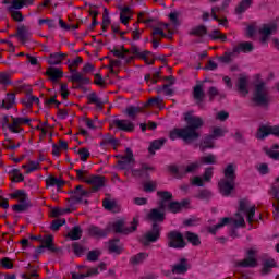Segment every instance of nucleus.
<instances>
[{"label":"nucleus","instance_id":"26","mask_svg":"<svg viewBox=\"0 0 279 279\" xmlns=\"http://www.w3.org/2000/svg\"><path fill=\"white\" fill-rule=\"evenodd\" d=\"M189 271V260L186 258H181L178 264L172 266V274L182 275Z\"/></svg>","mask_w":279,"mask_h":279},{"label":"nucleus","instance_id":"58","mask_svg":"<svg viewBox=\"0 0 279 279\" xmlns=\"http://www.w3.org/2000/svg\"><path fill=\"white\" fill-rule=\"evenodd\" d=\"M99 256H101V252L99 251H89L87 254V260L89 263H96V260H99Z\"/></svg>","mask_w":279,"mask_h":279},{"label":"nucleus","instance_id":"24","mask_svg":"<svg viewBox=\"0 0 279 279\" xmlns=\"http://www.w3.org/2000/svg\"><path fill=\"white\" fill-rule=\"evenodd\" d=\"M223 180H228L230 182H236V165L229 163L223 170Z\"/></svg>","mask_w":279,"mask_h":279},{"label":"nucleus","instance_id":"39","mask_svg":"<svg viewBox=\"0 0 279 279\" xmlns=\"http://www.w3.org/2000/svg\"><path fill=\"white\" fill-rule=\"evenodd\" d=\"M119 243H121V240L119 239H113L109 241L108 250L111 254H121V252H123V248L121 247V245H119Z\"/></svg>","mask_w":279,"mask_h":279},{"label":"nucleus","instance_id":"52","mask_svg":"<svg viewBox=\"0 0 279 279\" xmlns=\"http://www.w3.org/2000/svg\"><path fill=\"white\" fill-rule=\"evenodd\" d=\"M199 169V161L192 162L187 165L185 168L183 167V175H186V173H195Z\"/></svg>","mask_w":279,"mask_h":279},{"label":"nucleus","instance_id":"3","mask_svg":"<svg viewBox=\"0 0 279 279\" xmlns=\"http://www.w3.org/2000/svg\"><path fill=\"white\" fill-rule=\"evenodd\" d=\"M252 101H254L256 106H262L263 108L269 106L271 99L269 98V90L267 89V84H265V82L255 85Z\"/></svg>","mask_w":279,"mask_h":279},{"label":"nucleus","instance_id":"32","mask_svg":"<svg viewBox=\"0 0 279 279\" xmlns=\"http://www.w3.org/2000/svg\"><path fill=\"white\" fill-rule=\"evenodd\" d=\"M64 58H66V54L62 52H54L48 57L47 62L50 66H58L59 64H62V60H64Z\"/></svg>","mask_w":279,"mask_h":279},{"label":"nucleus","instance_id":"1","mask_svg":"<svg viewBox=\"0 0 279 279\" xmlns=\"http://www.w3.org/2000/svg\"><path fill=\"white\" fill-rule=\"evenodd\" d=\"M184 121L186 125L182 129H173L169 133L170 141H178L180 138L184 143H193L199 138V133L197 130L204 126V119L197 116H193L192 112H186L184 114Z\"/></svg>","mask_w":279,"mask_h":279},{"label":"nucleus","instance_id":"63","mask_svg":"<svg viewBox=\"0 0 279 279\" xmlns=\"http://www.w3.org/2000/svg\"><path fill=\"white\" fill-rule=\"evenodd\" d=\"M1 267L4 269H14V264H12V260L9 257H4L1 260Z\"/></svg>","mask_w":279,"mask_h":279},{"label":"nucleus","instance_id":"14","mask_svg":"<svg viewBox=\"0 0 279 279\" xmlns=\"http://www.w3.org/2000/svg\"><path fill=\"white\" fill-rule=\"evenodd\" d=\"M151 171H155L154 167H151L147 163H142L141 168L132 169L131 173H132L133 178H142L144 180H148L149 173H151Z\"/></svg>","mask_w":279,"mask_h":279},{"label":"nucleus","instance_id":"20","mask_svg":"<svg viewBox=\"0 0 279 279\" xmlns=\"http://www.w3.org/2000/svg\"><path fill=\"white\" fill-rule=\"evenodd\" d=\"M239 211L245 213L248 223H254V217H256V206L247 208V204H245L244 201H240Z\"/></svg>","mask_w":279,"mask_h":279},{"label":"nucleus","instance_id":"29","mask_svg":"<svg viewBox=\"0 0 279 279\" xmlns=\"http://www.w3.org/2000/svg\"><path fill=\"white\" fill-rule=\"evenodd\" d=\"M29 28H27V26L22 25L19 26L16 29V38H19V40L22 43V45H25V43H27V40H29Z\"/></svg>","mask_w":279,"mask_h":279},{"label":"nucleus","instance_id":"9","mask_svg":"<svg viewBox=\"0 0 279 279\" xmlns=\"http://www.w3.org/2000/svg\"><path fill=\"white\" fill-rule=\"evenodd\" d=\"M158 239H160V226L153 223L151 230L142 238V243L143 245H149L150 243H156Z\"/></svg>","mask_w":279,"mask_h":279},{"label":"nucleus","instance_id":"18","mask_svg":"<svg viewBox=\"0 0 279 279\" xmlns=\"http://www.w3.org/2000/svg\"><path fill=\"white\" fill-rule=\"evenodd\" d=\"M88 234L89 236H94V239H106L110 234V227L101 229V227L92 225L88 228Z\"/></svg>","mask_w":279,"mask_h":279},{"label":"nucleus","instance_id":"33","mask_svg":"<svg viewBox=\"0 0 279 279\" xmlns=\"http://www.w3.org/2000/svg\"><path fill=\"white\" fill-rule=\"evenodd\" d=\"M276 267H278L276 259L274 258L265 259L263 262L262 276H267L268 274H271V269H275Z\"/></svg>","mask_w":279,"mask_h":279},{"label":"nucleus","instance_id":"59","mask_svg":"<svg viewBox=\"0 0 279 279\" xmlns=\"http://www.w3.org/2000/svg\"><path fill=\"white\" fill-rule=\"evenodd\" d=\"M5 137H7L4 143L5 149L14 150L21 147V143L14 144V142L11 138H9L8 135H5Z\"/></svg>","mask_w":279,"mask_h":279},{"label":"nucleus","instance_id":"27","mask_svg":"<svg viewBox=\"0 0 279 279\" xmlns=\"http://www.w3.org/2000/svg\"><path fill=\"white\" fill-rule=\"evenodd\" d=\"M131 53L133 56H135L136 58H141V60H144V62H146V64H154V60L149 58H147V54L150 53L149 51H141V48L136 47V46H133L132 49H131Z\"/></svg>","mask_w":279,"mask_h":279},{"label":"nucleus","instance_id":"40","mask_svg":"<svg viewBox=\"0 0 279 279\" xmlns=\"http://www.w3.org/2000/svg\"><path fill=\"white\" fill-rule=\"evenodd\" d=\"M184 167H178L175 165L168 166V171L177 178V180H182L184 178Z\"/></svg>","mask_w":279,"mask_h":279},{"label":"nucleus","instance_id":"35","mask_svg":"<svg viewBox=\"0 0 279 279\" xmlns=\"http://www.w3.org/2000/svg\"><path fill=\"white\" fill-rule=\"evenodd\" d=\"M148 219H150V221H154V223H158L165 221V213L160 211V209H151L149 215H148Z\"/></svg>","mask_w":279,"mask_h":279},{"label":"nucleus","instance_id":"5","mask_svg":"<svg viewBox=\"0 0 279 279\" xmlns=\"http://www.w3.org/2000/svg\"><path fill=\"white\" fill-rule=\"evenodd\" d=\"M138 229V219L133 218L130 227H125V221L123 219L116 220L111 225V230L116 232V234H132V232H136Z\"/></svg>","mask_w":279,"mask_h":279},{"label":"nucleus","instance_id":"11","mask_svg":"<svg viewBox=\"0 0 279 279\" xmlns=\"http://www.w3.org/2000/svg\"><path fill=\"white\" fill-rule=\"evenodd\" d=\"M276 32H278L277 22L263 24V26L259 28V34H262L260 43H267L269 36H271V34H276Z\"/></svg>","mask_w":279,"mask_h":279},{"label":"nucleus","instance_id":"10","mask_svg":"<svg viewBox=\"0 0 279 279\" xmlns=\"http://www.w3.org/2000/svg\"><path fill=\"white\" fill-rule=\"evenodd\" d=\"M12 123L8 124L9 131L12 132V134H21L23 132V128H19L20 125H29L32 123V120L29 118H14L11 117Z\"/></svg>","mask_w":279,"mask_h":279},{"label":"nucleus","instance_id":"21","mask_svg":"<svg viewBox=\"0 0 279 279\" xmlns=\"http://www.w3.org/2000/svg\"><path fill=\"white\" fill-rule=\"evenodd\" d=\"M256 253L254 250H248L247 251V257L244 258L243 260L238 262V267H243V268H254L256 265H258V262L254 258V255Z\"/></svg>","mask_w":279,"mask_h":279},{"label":"nucleus","instance_id":"23","mask_svg":"<svg viewBox=\"0 0 279 279\" xmlns=\"http://www.w3.org/2000/svg\"><path fill=\"white\" fill-rule=\"evenodd\" d=\"M193 97L196 104H204V97H206V93H204V83H197L193 87Z\"/></svg>","mask_w":279,"mask_h":279},{"label":"nucleus","instance_id":"43","mask_svg":"<svg viewBox=\"0 0 279 279\" xmlns=\"http://www.w3.org/2000/svg\"><path fill=\"white\" fill-rule=\"evenodd\" d=\"M157 196L160 197V199L163 202H171V199H173V193L169 192V191H158L157 192ZM160 204V208L162 210H165V203Z\"/></svg>","mask_w":279,"mask_h":279},{"label":"nucleus","instance_id":"41","mask_svg":"<svg viewBox=\"0 0 279 279\" xmlns=\"http://www.w3.org/2000/svg\"><path fill=\"white\" fill-rule=\"evenodd\" d=\"M46 186H57V189H62L64 186V181L53 175H50L46 179Z\"/></svg>","mask_w":279,"mask_h":279},{"label":"nucleus","instance_id":"56","mask_svg":"<svg viewBox=\"0 0 279 279\" xmlns=\"http://www.w3.org/2000/svg\"><path fill=\"white\" fill-rule=\"evenodd\" d=\"M77 154H78V156H81L82 162H86V160H88V158H90V150H88V148H86V147L80 148Z\"/></svg>","mask_w":279,"mask_h":279},{"label":"nucleus","instance_id":"62","mask_svg":"<svg viewBox=\"0 0 279 279\" xmlns=\"http://www.w3.org/2000/svg\"><path fill=\"white\" fill-rule=\"evenodd\" d=\"M102 206H104L105 210H112V209H114L116 203L109 198H105L102 201Z\"/></svg>","mask_w":279,"mask_h":279},{"label":"nucleus","instance_id":"60","mask_svg":"<svg viewBox=\"0 0 279 279\" xmlns=\"http://www.w3.org/2000/svg\"><path fill=\"white\" fill-rule=\"evenodd\" d=\"M209 101H215V97H219V89L215 86H210L207 90Z\"/></svg>","mask_w":279,"mask_h":279},{"label":"nucleus","instance_id":"54","mask_svg":"<svg viewBox=\"0 0 279 279\" xmlns=\"http://www.w3.org/2000/svg\"><path fill=\"white\" fill-rule=\"evenodd\" d=\"M64 223H66V219H56L51 222L50 229L53 232H58V230H60Z\"/></svg>","mask_w":279,"mask_h":279},{"label":"nucleus","instance_id":"45","mask_svg":"<svg viewBox=\"0 0 279 279\" xmlns=\"http://www.w3.org/2000/svg\"><path fill=\"white\" fill-rule=\"evenodd\" d=\"M185 239L189 243L197 247V245H202V241L199 240V235L193 233L191 231L185 232Z\"/></svg>","mask_w":279,"mask_h":279},{"label":"nucleus","instance_id":"4","mask_svg":"<svg viewBox=\"0 0 279 279\" xmlns=\"http://www.w3.org/2000/svg\"><path fill=\"white\" fill-rule=\"evenodd\" d=\"M82 62H84V59H82V57H76L70 65L71 75H70L69 80L73 84H77L76 88H82L83 86L90 84V78L83 76V74L77 72L76 69L71 68V66H80V64H82Z\"/></svg>","mask_w":279,"mask_h":279},{"label":"nucleus","instance_id":"50","mask_svg":"<svg viewBox=\"0 0 279 279\" xmlns=\"http://www.w3.org/2000/svg\"><path fill=\"white\" fill-rule=\"evenodd\" d=\"M196 199H203L205 202H208L210 197H213V192L208 190H199L198 193L195 195Z\"/></svg>","mask_w":279,"mask_h":279},{"label":"nucleus","instance_id":"37","mask_svg":"<svg viewBox=\"0 0 279 279\" xmlns=\"http://www.w3.org/2000/svg\"><path fill=\"white\" fill-rule=\"evenodd\" d=\"M236 88L241 95H244V97L250 95V89L247 88V78L240 77L236 83Z\"/></svg>","mask_w":279,"mask_h":279},{"label":"nucleus","instance_id":"64","mask_svg":"<svg viewBox=\"0 0 279 279\" xmlns=\"http://www.w3.org/2000/svg\"><path fill=\"white\" fill-rule=\"evenodd\" d=\"M259 175H267L269 173V166L267 163H260L257 167Z\"/></svg>","mask_w":279,"mask_h":279},{"label":"nucleus","instance_id":"44","mask_svg":"<svg viewBox=\"0 0 279 279\" xmlns=\"http://www.w3.org/2000/svg\"><path fill=\"white\" fill-rule=\"evenodd\" d=\"M130 7H120V22L122 25H128L130 23Z\"/></svg>","mask_w":279,"mask_h":279},{"label":"nucleus","instance_id":"17","mask_svg":"<svg viewBox=\"0 0 279 279\" xmlns=\"http://www.w3.org/2000/svg\"><path fill=\"white\" fill-rule=\"evenodd\" d=\"M71 199L73 204H81L84 197H90V192L84 190L83 185H77L72 192Z\"/></svg>","mask_w":279,"mask_h":279},{"label":"nucleus","instance_id":"16","mask_svg":"<svg viewBox=\"0 0 279 279\" xmlns=\"http://www.w3.org/2000/svg\"><path fill=\"white\" fill-rule=\"evenodd\" d=\"M218 189L222 197H230V195H232V191H234V181L220 179L218 182Z\"/></svg>","mask_w":279,"mask_h":279},{"label":"nucleus","instance_id":"36","mask_svg":"<svg viewBox=\"0 0 279 279\" xmlns=\"http://www.w3.org/2000/svg\"><path fill=\"white\" fill-rule=\"evenodd\" d=\"M98 274H99L98 268H90L85 274L71 272V276H72V279H86V278H90V276H97Z\"/></svg>","mask_w":279,"mask_h":279},{"label":"nucleus","instance_id":"30","mask_svg":"<svg viewBox=\"0 0 279 279\" xmlns=\"http://www.w3.org/2000/svg\"><path fill=\"white\" fill-rule=\"evenodd\" d=\"M232 221L233 220L230 217L221 218L220 221L217 225L208 228V233L209 234H217V231H219V230H221V228L232 223Z\"/></svg>","mask_w":279,"mask_h":279},{"label":"nucleus","instance_id":"8","mask_svg":"<svg viewBox=\"0 0 279 279\" xmlns=\"http://www.w3.org/2000/svg\"><path fill=\"white\" fill-rule=\"evenodd\" d=\"M277 136L279 138V125H267V124H262L257 129L256 133V138L257 141H265L268 136Z\"/></svg>","mask_w":279,"mask_h":279},{"label":"nucleus","instance_id":"25","mask_svg":"<svg viewBox=\"0 0 279 279\" xmlns=\"http://www.w3.org/2000/svg\"><path fill=\"white\" fill-rule=\"evenodd\" d=\"M46 75L49 77L50 82H58V80L64 77V72L58 68L50 66L47 69Z\"/></svg>","mask_w":279,"mask_h":279},{"label":"nucleus","instance_id":"6","mask_svg":"<svg viewBox=\"0 0 279 279\" xmlns=\"http://www.w3.org/2000/svg\"><path fill=\"white\" fill-rule=\"evenodd\" d=\"M168 239V247H172V250H183L186 247V242H184V235H182L179 231H170L167 235Z\"/></svg>","mask_w":279,"mask_h":279},{"label":"nucleus","instance_id":"19","mask_svg":"<svg viewBox=\"0 0 279 279\" xmlns=\"http://www.w3.org/2000/svg\"><path fill=\"white\" fill-rule=\"evenodd\" d=\"M112 125L121 132H134V123L130 120L114 119L111 121V126Z\"/></svg>","mask_w":279,"mask_h":279},{"label":"nucleus","instance_id":"34","mask_svg":"<svg viewBox=\"0 0 279 279\" xmlns=\"http://www.w3.org/2000/svg\"><path fill=\"white\" fill-rule=\"evenodd\" d=\"M146 258H149V253L141 252V253H137L136 255H133L130 258V264L134 266L142 265V263H145Z\"/></svg>","mask_w":279,"mask_h":279},{"label":"nucleus","instance_id":"12","mask_svg":"<svg viewBox=\"0 0 279 279\" xmlns=\"http://www.w3.org/2000/svg\"><path fill=\"white\" fill-rule=\"evenodd\" d=\"M190 204L191 201L189 198L182 199L181 202L171 201L167 208L172 215H178V213H182L184 209L189 208Z\"/></svg>","mask_w":279,"mask_h":279},{"label":"nucleus","instance_id":"61","mask_svg":"<svg viewBox=\"0 0 279 279\" xmlns=\"http://www.w3.org/2000/svg\"><path fill=\"white\" fill-rule=\"evenodd\" d=\"M213 167L206 168L203 174L204 182H210L213 180Z\"/></svg>","mask_w":279,"mask_h":279},{"label":"nucleus","instance_id":"57","mask_svg":"<svg viewBox=\"0 0 279 279\" xmlns=\"http://www.w3.org/2000/svg\"><path fill=\"white\" fill-rule=\"evenodd\" d=\"M25 5L23 0H13L11 2V5L8 8L9 12H12L13 10H22V8Z\"/></svg>","mask_w":279,"mask_h":279},{"label":"nucleus","instance_id":"55","mask_svg":"<svg viewBox=\"0 0 279 279\" xmlns=\"http://www.w3.org/2000/svg\"><path fill=\"white\" fill-rule=\"evenodd\" d=\"M201 162H203V165H216L217 157H215V155L213 154H209L207 156L202 157Z\"/></svg>","mask_w":279,"mask_h":279},{"label":"nucleus","instance_id":"13","mask_svg":"<svg viewBox=\"0 0 279 279\" xmlns=\"http://www.w3.org/2000/svg\"><path fill=\"white\" fill-rule=\"evenodd\" d=\"M135 161L136 160L134 159V151H132L131 148H126L125 155L121 156L120 160H118V167L122 171H125V169H129L130 165Z\"/></svg>","mask_w":279,"mask_h":279},{"label":"nucleus","instance_id":"31","mask_svg":"<svg viewBox=\"0 0 279 279\" xmlns=\"http://www.w3.org/2000/svg\"><path fill=\"white\" fill-rule=\"evenodd\" d=\"M165 143H167V138L165 137L150 142L148 146V153L151 154V156H154L156 151H159V149H162V147H165Z\"/></svg>","mask_w":279,"mask_h":279},{"label":"nucleus","instance_id":"47","mask_svg":"<svg viewBox=\"0 0 279 279\" xmlns=\"http://www.w3.org/2000/svg\"><path fill=\"white\" fill-rule=\"evenodd\" d=\"M87 99H88L89 104H95V106L98 110H104V102L101 101V99H99L97 94H95V93L89 94L87 96Z\"/></svg>","mask_w":279,"mask_h":279},{"label":"nucleus","instance_id":"2","mask_svg":"<svg viewBox=\"0 0 279 279\" xmlns=\"http://www.w3.org/2000/svg\"><path fill=\"white\" fill-rule=\"evenodd\" d=\"M254 51V44L252 41H242L234 46L232 50H227L222 56L218 58L222 64H230L234 58H239L241 53H252Z\"/></svg>","mask_w":279,"mask_h":279},{"label":"nucleus","instance_id":"42","mask_svg":"<svg viewBox=\"0 0 279 279\" xmlns=\"http://www.w3.org/2000/svg\"><path fill=\"white\" fill-rule=\"evenodd\" d=\"M254 0H242L235 8V13L243 14L250 10Z\"/></svg>","mask_w":279,"mask_h":279},{"label":"nucleus","instance_id":"53","mask_svg":"<svg viewBox=\"0 0 279 279\" xmlns=\"http://www.w3.org/2000/svg\"><path fill=\"white\" fill-rule=\"evenodd\" d=\"M226 130H223L222 128H219V126H216L214 130H213V133L209 134L213 136V138L215 141H217V138H223V136H226Z\"/></svg>","mask_w":279,"mask_h":279},{"label":"nucleus","instance_id":"49","mask_svg":"<svg viewBox=\"0 0 279 279\" xmlns=\"http://www.w3.org/2000/svg\"><path fill=\"white\" fill-rule=\"evenodd\" d=\"M72 250L75 256H77L78 258L84 256V254H86V252L88 251L86 247H84L82 244L77 242H74L72 244Z\"/></svg>","mask_w":279,"mask_h":279},{"label":"nucleus","instance_id":"7","mask_svg":"<svg viewBox=\"0 0 279 279\" xmlns=\"http://www.w3.org/2000/svg\"><path fill=\"white\" fill-rule=\"evenodd\" d=\"M41 243L43 244L35 250L36 254H43L45 250H48V252H51L52 254L62 252V248L56 246L53 243V235L51 234L46 235Z\"/></svg>","mask_w":279,"mask_h":279},{"label":"nucleus","instance_id":"28","mask_svg":"<svg viewBox=\"0 0 279 279\" xmlns=\"http://www.w3.org/2000/svg\"><path fill=\"white\" fill-rule=\"evenodd\" d=\"M215 138L210 134L204 135L201 144L199 149L201 151H206L207 149H215Z\"/></svg>","mask_w":279,"mask_h":279},{"label":"nucleus","instance_id":"48","mask_svg":"<svg viewBox=\"0 0 279 279\" xmlns=\"http://www.w3.org/2000/svg\"><path fill=\"white\" fill-rule=\"evenodd\" d=\"M69 239L71 241H80L82 239V228L80 226H75L69 233Z\"/></svg>","mask_w":279,"mask_h":279},{"label":"nucleus","instance_id":"15","mask_svg":"<svg viewBox=\"0 0 279 279\" xmlns=\"http://www.w3.org/2000/svg\"><path fill=\"white\" fill-rule=\"evenodd\" d=\"M86 184L92 185V191L97 193L100 189L106 186V177L104 175H92L88 180H85Z\"/></svg>","mask_w":279,"mask_h":279},{"label":"nucleus","instance_id":"51","mask_svg":"<svg viewBox=\"0 0 279 279\" xmlns=\"http://www.w3.org/2000/svg\"><path fill=\"white\" fill-rule=\"evenodd\" d=\"M40 169V161L31 160L28 162V168L25 170L26 175L29 173H34V171H38Z\"/></svg>","mask_w":279,"mask_h":279},{"label":"nucleus","instance_id":"46","mask_svg":"<svg viewBox=\"0 0 279 279\" xmlns=\"http://www.w3.org/2000/svg\"><path fill=\"white\" fill-rule=\"evenodd\" d=\"M191 36H198L202 38L203 36H206L208 34V28L204 25L195 26L190 32Z\"/></svg>","mask_w":279,"mask_h":279},{"label":"nucleus","instance_id":"22","mask_svg":"<svg viewBox=\"0 0 279 279\" xmlns=\"http://www.w3.org/2000/svg\"><path fill=\"white\" fill-rule=\"evenodd\" d=\"M16 106V94L7 93L5 98L0 104L1 110H12Z\"/></svg>","mask_w":279,"mask_h":279},{"label":"nucleus","instance_id":"38","mask_svg":"<svg viewBox=\"0 0 279 279\" xmlns=\"http://www.w3.org/2000/svg\"><path fill=\"white\" fill-rule=\"evenodd\" d=\"M9 175H10V180L11 182H24L25 181V177L23 175V173H21V170L13 168L9 171Z\"/></svg>","mask_w":279,"mask_h":279}]
</instances>
